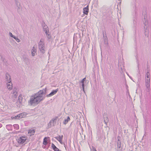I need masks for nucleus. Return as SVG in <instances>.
Instances as JSON below:
<instances>
[{"mask_svg": "<svg viewBox=\"0 0 151 151\" xmlns=\"http://www.w3.org/2000/svg\"><path fill=\"white\" fill-rule=\"evenodd\" d=\"M47 88H45V89L41 90L32 96L28 101L29 105L32 106L35 104H38L43 99V95L44 94H45L46 93Z\"/></svg>", "mask_w": 151, "mask_h": 151, "instance_id": "1", "label": "nucleus"}, {"mask_svg": "<svg viewBox=\"0 0 151 151\" xmlns=\"http://www.w3.org/2000/svg\"><path fill=\"white\" fill-rule=\"evenodd\" d=\"M38 47L41 52L43 54L45 52V46L44 42L41 39L38 44Z\"/></svg>", "mask_w": 151, "mask_h": 151, "instance_id": "2", "label": "nucleus"}, {"mask_svg": "<svg viewBox=\"0 0 151 151\" xmlns=\"http://www.w3.org/2000/svg\"><path fill=\"white\" fill-rule=\"evenodd\" d=\"M42 27L43 31L45 32L47 38L48 39H50V38L51 36H50V33L49 32V28L44 22L42 24Z\"/></svg>", "mask_w": 151, "mask_h": 151, "instance_id": "3", "label": "nucleus"}, {"mask_svg": "<svg viewBox=\"0 0 151 151\" xmlns=\"http://www.w3.org/2000/svg\"><path fill=\"white\" fill-rule=\"evenodd\" d=\"M147 22L146 21L145 22H144L145 26H144V29L145 30V35L148 37L149 35V27L147 26Z\"/></svg>", "mask_w": 151, "mask_h": 151, "instance_id": "4", "label": "nucleus"}, {"mask_svg": "<svg viewBox=\"0 0 151 151\" xmlns=\"http://www.w3.org/2000/svg\"><path fill=\"white\" fill-rule=\"evenodd\" d=\"M145 81V86L146 87V91L147 92H148L150 90V78L146 79Z\"/></svg>", "mask_w": 151, "mask_h": 151, "instance_id": "5", "label": "nucleus"}, {"mask_svg": "<svg viewBox=\"0 0 151 151\" xmlns=\"http://www.w3.org/2000/svg\"><path fill=\"white\" fill-rule=\"evenodd\" d=\"M25 137H22L19 138L18 140V142L20 144H23L26 140Z\"/></svg>", "mask_w": 151, "mask_h": 151, "instance_id": "6", "label": "nucleus"}, {"mask_svg": "<svg viewBox=\"0 0 151 151\" xmlns=\"http://www.w3.org/2000/svg\"><path fill=\"white\" fill-rule=\"evenodd\" d=\"M17 92L18 90L16 88H15L13 89L12 92L13 94L12 96L14 98H16L17 97Z\"/></svg>", "mask_w": 151, "mask_h": 151, "instance_id": "7", "label": "nucleus"}, {"mask_svg": "<svg viewBox=\"0 0 151 151\" xmlns=\"http://www.w3.org/2000/svg\"><path fill=\"white\" fill-rule=\"evenodd\" d=\"M63 137V136L62 135L61 136L59 135V136L55 137L54 138L58 140L61 144H63V142L62 141Z\"/></svg>", "mask_w": 151, "mask_h": 151, "instance_id": "8", "label": "nucleus"}, {"mask_svg": "<svg viewBox=\"0 0 151 151\" xmlns=\"http://www.w3.org/2000/svg\"><path fill=\"white\" fill-rule=\"evenodd\" d=\"M58 91V89L53 90L48 95H47V97H50L55 94Z\"/></svg>", "mask_w": 151, "mask_h": 151, "instance_id": "9", "label": "nucleus"}, {"mask_svg": "<svg viewBox=\"0 0 151 151\" xmlns=\"http://www.w3.org/2000/svg\"><path fill=\"white\" fill-rule=\"evenodd\" d=\"M6 86L8 90H10L12 89V83L11 81L10 82H8V83H7Z\"/></svg>", "mask_w": 151, "mask_h": 151, "instance_id": "10", "label": "nucleus"}, {"mask_svg": "<svg viewBox=\"0 0 151 151\" xmlns=\"http://www.w3.org/2000/svg\"><path fill=\"white\" fill-rule=\"evenodd\" d=\"M5 79L6 81L7 82L11 81L10 76L9 73H6Z\"/></svg>", "mask_w": 151, "mask_h": 151, "instance_id": "11", "label": "nucleus"}, {"mask_svg": "<svg viewBox=\"0 0 151 151\" xmlns=\"http://www.w3.org/2000/svg\"><path fill=\"white\" fill-rule=\"evenodd\" d=\"M117 148H118L117 151H122V148L121 142L118 139L117 142Z\"/></svg>", "mask_w": 151, "mask_h": 151, "instance_id": "12", "label": "nucleus"}, {"mask_svg": "<svg viewBox=\"0 0 151 151\" xmlns=\"http://www.w3.org/2000/svg\"><path fill=\"white\" fill-rule=\"evenodd\" d=\"M88 5L86 7L83 8V13L87 15L88 12Z\"/></svg>", "mask_w": 151, "mask_h": 151, "instance_id": "13", "label": "nucleus"}, {"mask_svg": "<svg viewBox=\"0 0 151 151\" xmlns=\"http://www.w3.org/2000/svg\"><path fill=\"white\" fill-rule=\"evenodd\" d=\"M103 118L104 119V122L106 124H107V123L109 121V119L107 116V114H104L103 115Z\"/></svg>", "mask_w": 151, "mask_h": 151, "instance_id": "14", "label": "nucleus"}, {"mask_svg": "<svg viewBox=\"0 0 151 151\" xmlns=\"http://www.w3.org/2000/svg\"><path fill=\"white\" fill-rule=\"evenodd\" d=\"M51 147L52 149L54 151H61L59 150L53 143H52L51 145Z\"/></svg>", "mask_w": 151, "mask_h": 151, "instance_id": "15", "label": "nucleus"}, {"mask_svg": "<svg viewBox=\"0 0 151 151\" xmlns=\"http://www.w3.org/2000/svg\"><path fill=\"white\" fill-rule=\"evenodd\" d=\"M23 59L24 62L26 63H27L29 62V60L27 57L25 55L23 56Z\"/></svg>", "mask_w": 151, "mask_h": 151, "instance_id": "16", "label": "nucleus"}, {"mask_svg": "<svg viewBox=\"0 0 151 151\" xmlns=\"http://www.w3.org/2000/svg\"><path fill=\"white\" fill-rule=\"evenodd\" d=\"M49 138V137H45L44 138L43 142V144L44 145H46L48 143L47 141L48 140L47 139Z\"/></svg>", "mask_w": 151, "mask_h": 151, "instance_id": "17", "label": "nucleus"}, {"mask_svg": "<svg viewBox=\"0 0 151 151\" xmlns=\"http://www.w3.org/2000/svg\"><path fill=\"white\" fill-rule=\"evenodd\" d=\"M15 4H16V5L17 6V11H18L20 9V4L19 3V2L18 1V0H15Z\"/></svg>", "mask_w": 151, "mask_h": 151, "instance_id": "18", "label": "nucleus"}, {"mask_svg": "<svg viewBox=\"0 0 151 151\" xmlns=\"http://www.w3.org/2000/svg\"><path fill=\"white\" fill-rule=\"evenodd\" d=\"M70 120V118L69 116H68L67 119H64L63 122V124L65 125Z\"/></svg>", "mask_w": 151, "mask_h": 151, "instance_id": "19", "label": "nucleus"}, {"mask_svg": "<svg viewBox=\"0 0 151 151\" xmlns=\"http://www.w3.org/2000/svg\"><path fill=\"white\" fill-rule=\"evenodd\" d=\"M6 128L8 130L11 131L12 130V126L11 124H8L6 126Z\"/></svg>", "mask_w": 151, "mask_h": 151, "instance_id": "20", "label": "nucleus"}, {"mask_svg": "<svg viewBox=\"0 0 151 151\" xmlns=\"http://www.w3.org/2000/svg\"><path fill=\"white\" fill-rule=\"evenodd\" d=\"M35 130L33 129L32 130L30 129L29 130L28 133L30 134V135H33L35 133Z\"/></svg>", "mask_w": 151, "mask_h": 151, "instance_id": "21", "label": "nucleus"}, {"mask_svg": "<svg viewBox=\"0 0 151 151\" xmlns=\"http://www.w3.org/2000/svg\"><path fill=\"white\" fill-rule=\"evenodd\" d=\"M86 78H83L81 82V83H82V86L83 88V89L84 90V82L86 81Z\"/></svg>", "mask_w": 151, "mask_h": 151, "instance_id": "22", "label": "nucleus"}, {"mask_svg": "<svg viewBox=\"0 0 151 151\" xmlns=\"http://www.w3.org/2000/svg\"><path fill=\"white\" fill-rule=\"evenodd\" d=\"M27 114L26 113H22L20 114V118L21 119L25 117Z\"/></svg>", "mask_w": 151, "mask_h": 151, "instance_id": "23", "label": "nucleus"}, {"mask_svg": "<svg viewBox=\"0 0 151 151\" xmlns=\"http://www.w3.org/2000/svg\"><path fill=\"white\" fill-rule=\"evenodd\" d=\"M18 100L17 102H19L20 104H21L22 102V96H19L18 97Z\"/></svg>", "mask_w": 151, "mask_h": 151, "instance_id": "24", "label": "nucleus"}, {"mask_svg": "<svg viewBox=\"0 0 151 151\" xmlns=\"http://www.w3.org/2000/svg\"><path fill=\"white\" fill-rule=\"evenodd\" d=\"M54 124L52 122H51L50 121L49 123L48 124V126L49 128H50L51 127L54 126Z\"/></svg>", "mask_w": 151, "mask_h": 151, "instance_id": "25", "label": "nucleus"}, {"mask_svg": "<svg viewBox=\"0 0 151 151\" xmlns=\"http://www.w3.org/2000/svg\"><path fill=\"white\" fill-rule=\"evenodd\" d=\"M57 118L58 117H56L55 118H53L50 121L53 124H54V123H55L56 122Z\"/></svg>", "mask_w": 151, "mask_h": 151, "instance_id": "26", "label": "nucleus"}, {"mask_svg": "<svg viewBox=\"0 0 151 151\" xmlns=\"http://www.w3.org/2000/svg\"><path fill=\"white\" fill-rule=\"evenodd\" d=\"M104 41L105 44L106 45H107L108 44L107 38L106 36L104 37Z\"/></svg>", "mask_w": 151, "mask_h": 151, "instance_id": "27", "label": "nucleus"}, {"mask_svg": "<svg viewBox=\"0 0 151 151\" xmlns=\"http://www.w3.org/2000/svg\"><path fill=\"white\" fill-rule=\"evenodd\" d=\"M37 52V50H32L31 51L32 55V56H34L35 55V53Z\"/></svg>", "mask_w": 151, "mask_h": 151, "instance_id": "28", "label": "nucleus"}, {"mask_svg": "<svg viewBox=\"0 0 151 151\" xmlns=\"http://www.w3.org/2000/svg\"><path fill=\"white\" fill-rule=\"evenodd\" d=\"M14 127L16 129H18L19 128V125L18 124H15L13 125Z\"/></svg>", "mask_w": 151, "mask_h": 151, "instance_id": "29", "label": "nucleus"}, {"mask_svg": "<svg viewBox=\"0 0 151 151\" xmlns=\"http://www.w3.org/2000/svg\"><path fill=\"white\" fill-rule=\"evenodd\" d=\"M14 39L17 42H19L20 41V40L17 37H16L15 36L14 37Z\"/></svg>", "mask_w": 151, "mask_h": 151, "instance_id": "30", "label": "nucleus"}, {"mask_svg": "<svg viewBox=\"0 0 151 151\" xmlns=\"http://www.w3.org/2000/svg\"><path fill=\"white\" fill-rule=\"evenodd\" d=\"M20 115L19 114L16 116H15L14 117V118L16 119H19L20 118Z\"/></svg>", "mask_w": 151, "mask_h": 151, "instance_id": "31", "label": "nucleus"}, {"mask_svg": "<svg viewBox=\"0 0 151 151\" xmlns=\"http://www.w3.org/2000/svg\"><path fill=\"white\" fill-rule=\"evenodd\" d=\"M150 73L149 72H147V73L146 74V77L147 78V79H149L150 78Z\"/></svg>", "mask_w": 151, "mask_h": 151, "instance_id": "32", "label": "nucleus"}, {"mask_svg": "<svg viewBox=\"0 0 151 151\" xmlns=\"http://www.w3.org/2000/svg\"><path fill=\"white\" fill-rule=\"evenodd\" d=\"M9 35H10V37L13 38H14V36H15L13 35H12V33L11 32H9Z\"/></svg>", "mask_w": 151, "mask_h": 151, "instance_id": "33", "label": "nucleus"}, {"mask_svg": "<svg viewBox=\"0 0 151 151\" xmlns=\"http://www.w3.org/2000/svg\"><path fill=\"white\" fill-rule=\"evenodd\" d=\"M91 151H97L96 149L94 147H92V149H91Z\"/></svg>", "mask_w": 151, "mask_h": 151, "instance_id": "34", "label": "nucleus"}, {"mask_svg": "<svg viewBox=\"0 0 151 151\" xmlns=\"http://www.w3.org/2000/svg\"><path fill=\"white\" fill-rule=\"evenodd\" d=\"M36 50V48H35V46H34L33 48H32V50Z\"/></svg>", "mask_w": 151, "mask_h": 151, "instance_id": "35", "label": "nucleus"}, {"mask_svg": "<svg viewBox=\"0 0 151 151\" xmlns=\"http://www.w3.org/2000/svg\"><path fill=\"white\" fill-rule=\"evenodd\" d=\"M136 21H133V23H134V24L135 23H136Z\"/></svg>", "mask_w": 151, "mask_h": 151, "instance_id": "36", "label": "nucleus"}, {"mask_svg": "<svg viewBox=\"0 0 151 151\" xmlns=\"http://www.w3.org/2000/svg\"><path fill=\"white\" fill-rule=\"evenodd\" d=\"M2 126V125L1 124H0V127Z\"/></svg>", "mask_w": 151, "mask_h": 151, "instance_id": "37", "label": "nucleus"}, {"mask_svg": "<svg viewBox=\"0 0 151 151\" xmlns=\"http://www.w3.org/2000/svg\"><path fill=\"white\" fill-rule=\"evenodd\" d=\"M64 147H65V149H66V146H65V144H64Z\"/></svg>", "mask_w": 151, "mask_h": 151, "instance_id": "38", "label": "nucleus"}, {"mask_svg": "<svg viewBox=\"0 0 151 151\" xmlns=\"http://www.w3.org/2000/svg\"><path fill=\"white\" fill-rule=\"evenodd\" d=\"M130 78L132 80V78L131 77H130Z\"/></svg>", "mask_w": 151, "mask_h": 151, "instance_id": "39", "label": "nucleus"}, {"mask_svg": "<svg viewBox=\"0 0 151 151\" xmlns=\"http://www.w3.org/2000/svg\"><path fill=\"white\" fill-rule=\"evenodd\" d=\"M145 21H146V20H145ZM145 22H146V21H145ZM146 22H147V24L148 23L147 22V21H146Z\"/></svg>", "mask_w": 151, "mask_h": 151, "instance_id": "40", "label": "nucleus"}, {"mask_svg": "<svg viewBox=\"0 0 151 151\" xmlns=\"http://www.w3.org/2000/svg\"><path fill=\"white\" fill-rule=\"evenodd\" d=\"M144 19H145V18H144Z\"/></svg>", "mask_w": 151, "mask_h": 151, "instance_id": "41", "label": "nucleus"}]
</instances>
